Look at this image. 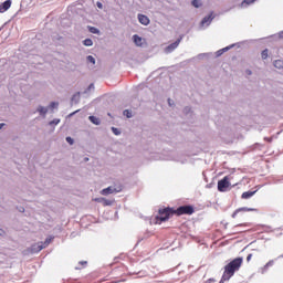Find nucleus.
I'll use <instances>...</instances> for the list:
<instances>
[{
  "label": "nucleus",
  "instance_id": "obj_1",
  "mask_svg": "<svg viewBox=\"0 0 283 283\" xmlns=\"http://www.w3.org/2000/svg\"><path fill=\"white\" fill-rule=\"evenodd\" d=\"M242 266V258H237L224 266V272L221 282H229L235 274V271H240Z\"/></svg>",
  "mask_w": 283,
  "mask_h": 283
},
{
  "label": "nucleus",
  "instance_id": "obj_2",
  "mask_svg": "<svg viewBox=\"0 0 283 283\" xmlns=\"http://www.w3.org/2000/svg\"><path fill=\"white\" fill-rule=\"evenodd\" d=\"M171 209L167 208L164 210H159V216L156 219V224H160V222H167L171 216Z\"/></svg>",
  "mask_w": 283,
  "mask_h": 283
},
{
  "label": "nucleus",
  "instance_id": "obj_3",
  "mask_svg": "<svg viewBox=\"0 0 283 283\" xmlns=\"http://www.w3.org/2000/svg\"><path fill=\"white\" fill-rule=\"evenodd\" d=\"M123 189L120 187H116V186H109L108 188H105L103 190H101V195L102 196H109L112 193H120Z\"/></svg>",
  "mask_w": 283,
  "mask_h": 283
},
{
  "label": "nucleus",
  "instance_id": "obj_4",
  "mask_svg": "<svg viewBox=\"0 0 283 283\" xmlns=\"http://www.w3.org/2000/svg\"><path fill=\"white\" fill-rule=\"evenodd\" d=\"M231 187V182H229V177H224L223 179L218 181V190L219 191H227Z\"/></svg>",
  "mask_w": 283,
  "mask_h": 283
},
{
  "label": "nucleus",
  "instance_id": "obj_5",
  "mask_svg": "<svg viewBox=\"0 0 283 283\" xmlns=\"http://www.w3.org/2000/svg\"><path fill=\"white\" fill-rule=\"evenodd\" d=\"M177 216H182L187 213L188 216H191L193 213V207L191 206H181L176 211Z\"/></svg>",
  "mask_w": 283,
  "mask_h": 283
},
{
  "label": "nucleus",
  "instance_id": "obj_6",
  "mask_svg": "<svg viewBox=\"0 0 283 283\" xmlns=\"http://www.w3.org/2000/svg\"><path fill=\"white\" fill-rule=\"evenodd\" d=\"M50 242H52V238L46 239L44 243H38V244L33 245L32 247L33 253H39V251H43V249H45V247H48V244H50Z\"/></svg>",
  "mask_w": 283,
  "mask_h": 283
},
{
  "label": "nucleus",
  "instance_id": "obj_7",
  "mask_svg": "<svg viewBox=\"0 0 283 283\" xmlns=\"http://www.w3.org/2000/svg\"><path fill=\"white\" fill-rule=\"evenodd\" d=\"M180 41H181V39H178L174 43H171L168 46H166L164 49L165 54H171V52H174V50H176L178 48V45H180Z\"/></svg>",
  "mask_w": 283,
  "mask_h": 283
},
{
  "label": "nucleus",
  "instance_id": "obj_8",
  "mask_svg": "<svg viewBox=\"0 0 283 283\" xmlns=\"http://www.w3.org/2000/svg\"><path fill=\"white\" fill-rule=\"evenodd\" d=\"M12 8V0H6L0 4V14H3V12H8Z\"/></svg>",
  "mask_w": 283,
  "mask_h": 283
},
{
  "label": "nucleus",
  "instance_id": "obj_9",
  "mask_svg": "<svg viewBox=\"0 0 283 283\" xmlns=\"http://www.w3.org/2000/svg\"><path fill=\"white\" fill-rule=\"evenodd\" d=\"M211 21H213V13H210L209 15L205 17L200 25L202 28H209V25H211Z\"/></svg>",
  "mask_w": 283,
  "mask_h": 283
},
{
  "label": "nucleus",
  "instance_id": "obj_10",
  "mask_svg": "<svg viewBox=\"0 0 283 283\" xmlns=\"http://www.w3.org/2000/svg\"><path fill=\"white\" fill-rule=\"evenodd\" d=\"M137 19L142 25H149V23H151V20H149V17H147L143 13H139L137 15Z\"/></svg>",
  "mask_w": 283,
  "mask_h": 283
},
{
  "label": "nucleus",
  "instance_id": "obj_11",
  "mask_svg": "<svg viewBox=\"0 0 283 283\" xmlns=\"http://www.w3.org/2000/svg\"><path fill=\"white\" fill-rule=\"evenodd\" d=\"M133 41L137 48H143V45H145V39L140 38L138 34L133 35Z\"/></svg>",
  "mask_w": 283,
  "mask_h": 283
},
{
  "label": "nucleus",
  "instance_id": "obj_12",
  "mask_svg": "<svg viewBox=\"0 0 283 283\" xmlns=\"http://www.w3.org/2000/svg\"><path fill=\"white\" fill-rule=\"evenodd\" d=\"M94 200H95V202H102V203L104 205V207H112V205H113V201H112V200L105 199V198H103V197H101V198H95Z\"/></svg>",
  "mask_w": 283,
  "mask_h": 283
},
{
  "label": "nucleus",
  "instance_id": "obj_13",
  "mask_svg": "<svg viewBox=\"0 0 283 283\" xmlns=\"http://www.w3.org/2000/svg\"><path fill=\"white\" fill-rule=\"evenodd\" d=\"M231 48H233V44L230 45V46H226V48H223V49L217 51V52H216V56H222V54H223L224 52H229V50H231Z\"/></svg>",
  "mask_w": 283,
  "mask_h": 283
},
{
  "label": "nucleus",
  "instance_id": "obj_14",
  "mask_svg": "<svg viewBox=\"0 0 283 283\" xmlns=\"http://www.w3.org/2000/svg\"><path fill=\"white\" fill-rule=\"evenodd\" d=\"M38 112H39V114H41V116H45V114H48V112H50V109L45 106H39Z\"/></svg>",
  "mask_w": 283,
  "mask_h": 283
},
{
  "label": "nucleus",
  "instance_id": "obj_15",
  "mask_svg": "<svg viewBox=\"0 0 283 283\" xmlns=\"http://www.w3.org/2000/svg\"><path fill=\"white\" fill-rule=\"evenodd\" d=\"M273 65L276 67V70H283V60H275Z\"/></svg>",
  "mask_w": 283,
  "mask_h": 283
},
{
  "label": "nucleus",
  "instance_id": "obj_16",
  "mask_svg": "<svg viewBox=\"0 0 283 283\" xmlns=\"http://www.w3.org/2000/svg\"><path fill=\"white\" fill-rule=\"evenodd\" d=\"M240 211H255V209H253V208H239V209L232 214V218H235V216H238V213H240Z\"/></svg>",
  "mask_w": 283,
  "mask_h": 283
},
{
  "label": "nucleus",
  "instance_id": "obj_17",
  "mask_svg": "<svg viewBox=\"0 0 283 283\" xmlns=\"http://www.w3.org/2000/svg\"><path fill=\"white\" fill-rule=\"evenodd\" d=\"M255 196V191H247L242 193V198L248 200V198H253Z\"/></svg>",
  "mask_w": 283,
  "mask_h": 283
},
{
  "label": "nucleus",
  "instance_id": "obj_18",
  "mask_svg": "<svg viewBox=\"0 0 283 283\" xmlns=\"http://www.w3.org/2000/svg\"><path fill=\"white\" fill-rule=\"evenodd\" d=\"M88 120H91V123H93V125H101V119L96 116H90Z\"/></svg>",
  "mask_w": 283,
  "mask_h": 283
},
{
  "label": "nucleus",
  "instance_id": "obj_19",
  "mask_svg": "<svg viewBox=\"0 0 283 283\" xmlns=\"http://www.w3.org/2000/svg\"><path fill=\"white\" fill-rule=\"evenodd\" d=\"M48 108L51 111V112H54V109H59V102H52Z\"/></svg>",
  "mask_w": 283,
  "mask_h": 283
},
{
  "label": "nucleus",
  "instance_id": "obj_20",
  "mask_svg": "<svg viewBox=\"0 0 283 283\" xmlns=\"http://www.w3.org/2000/svg\"><path fill=\"white\" fill-rule=\"evenodd\" d=\"M83 45H85L86 48H92L94 45V41H92V39H85L83 41Z\"/></svg>",
  "mask_w": 283,
  "mask_h": 283
},
{
  "label": "nucleus",
  "instance_id": "obj_21",
  "mask_svg": "<svg viewBox=\"0 0 283 283\" xmlns=\"http://www.w3.org/2000/svg\"><path fill=\"white\" fill-rule=\"evenodd\" d=\"M256 0H244L241 3V8H248V6H252L253 2H255Z\"/></svg>",
  "mask_w": 283,
  "mask_h": 283
},
{
  "label": "nucleus",
  "instance_id": "obj_22",
  "mask_svg": "<svg viewBox=\"0 0 283 283\" xmlns=\"http://www.w3.org/2000/svg\"><path fill=\"white\" fill-rule=\"evenodd\" d=\"M191 6H193V8H202V1L201 0H192Z\"/></svg>",
  "mask_w": 283,
  "mask_h": 283
},
{
  "label": "nucleus",
  "instance_id": "obj_23",
  "mask_svg": "<svg viewBox=\"0 0 283 283\" xmlns=\"http://www.w3.org/2000/svg\"><path fill=\"white\" fill-rule=\"evenodd\" d=\"M86 61H87V63H92V65H96V59H94V56H92V55H88L86 57Z\"/></svg>",
  "mask_w": 283,
  "mask_h": 283
},
{
  "label": "nucleus",
  "instance_id": "obj_24",
  "mask_svg": "<svg viewBox=\"0 0 283 283\" xmlns=\"http://www.w3.org/2000/svg\"><path fill=\"white\" fill-rule=\"evenodd\" d=\"M81 99V94H75V95H73V97H72V103H78V101Z\"/></svg>",
  "mask_w": 283,
  "mask_h": 283
},
{
  "label": "nucleus",
  "instance_id": "obj_25",
  "mask_svg": "<svg viewBox=\"0 0 283 283\" xmlns=\"http://www.w3.org/2000/svg\"><path fill=\"white\" fill-rule=\"evenodd\" d=\"M261 57H262L263 60L269 59V50L265 49L264 51H262Z\"/></svg>",
  "mask_w": 283,
  "mask_h": 283
},
{
  "label": "nucleus",
  "instance_id": "obj_26",
  "mask_svg": "<svg viewBox=\"0 0 283 283\" xmlns=\"http://www.w3.org/2000/svg\"><path fill=\"white\" fill-rule=\"evenodd\" d=\"M123 114L126 116V118H132V116H134V115L132 114V111H129V109H125V111L123 112Z\"/></svg>",
  "mask_w": 283,
  "mask_h": 283
},
{
  "label": "nucleus",
  "instance_id": "obj_27",
  "mask_svg": "<svg viewBox=\"0 0 283 283\" xmlns=\"http://www.w3.org/2000/svg\"><path fill=\"white\" fill-rule=\"evenodd\" d=\"M59 123H61V119L55 118V119L51 120V122L49 123V125H59Z\"/></svg>",
  "mask_w": 283,
  "mask_h": 283
},
{
  "label": "nucleus",
  "instance_id": "obj_28",
  "mask_svg": "<svg viewBox=\"0 0 283 283\" xmlns=\"http://www.w3.org/2000/svg\"><path fill=\"white\" fill-rule=\"evenodd\" d=\"M112 132H113V134H115V136L120 135V130H118V128H116V127H112Z\"/></svg>",
  "mask_w": 283,
  "mask_h": 283
},
{
  "label": "nucleus",
  "instance_id": "obj_29",
  "mask_svg": "<svg viewBox=\"0 0 283 283\" xmlns=\"http://www.w3.org/2000/svg\"><path fill=\"white\" fill-rule=\"evenodd\" d=\"M90 32H92V34H98L99 31H98V29L91 27Z\"/></svg>",
  "mask_w": 283,
  "mask_h": 283
},
{
  "label": "nucleus",
  "instance_id": "obj_30",
  "mask_svg": "<svg viewBox=\"0 0 283 283\" xmlns=\"http://www.w3.org/2000/svg\"><path fill=\"white\" fill-rule=\"evenodd\" d=\"M66 143H69V145H74V139H72V137H66Z\"/></svg>",
  "mask_w": 283,
  "mask_h": 283
},
{
  "label": "nucleus",
  "instance_id": "obj_31",
  "mask_svg": "<svg viewBox=\"0 0 283 283\" xmlns=\"http://www.w3.org/2000/svg\"><path fill=\"white\" fill-rule=\"evenodd\" d=\"M207 56H209V53H203L199 55V59H206Z\"/></svg>",
  "mask_w": 283,
  "mask_h": 283
},
{
  "label": "nucleus",
  "instance_id": "obj_32",
  "mask_svg": "<svg viewBox=\"0 0 283 283\" xmlns=\"http://www.w3.org/2000/svg\"><path fill=\"white\" fill-rule=\"evenodd\" d=\"M75 114H78V111H75V112L69 114V118H72V116H74Z\"/></svg>",
  "mask_w": 283,
  "mask_h": 283
},
{
  "label": "nucleus",
  "instance_id": "obj_33",
  "mask_svg": "<svg viewBox=\"0 0 283 283\" xmlns=\"http://www.w3.org/2000/svg\"><path fill=\"white\" fill-rule=\"evenodd\" d=\"M265 266H273V261H270L269 263H266Z\"/></svg>",
  "mask_w": 283,
  "mask_h": 283
},
{
  "label": "nucleus",
  "instance_id": "obj_34",
  "mask_svg": "<svg viewBox=\"0 0 283 283\" xmlns=\"http://www.w3.org/2000/svg\"><path fill=\"white\" fill-rule=\"evenodd\" d=\"M3 127H6V124H4V123H1V124H0V129H3Z\"/></svg>",
  "mask_w": 283,
  "mask_h": 283
},
{
  "label": "nucleus",
  "instance_id": "obj_35",
  "mask_svg": "<svg viewBox=\"0 0 283 283\" xmlns=\"http://www.w3.org/2000/svg\"><path fill=\"white\" fill-rule=\"evenodd\" d=\"M97 8H103V4L101 2H97Z\"/></svg>",
  "mask_w": 283,
  "mask_h": 283
},
{
  "label": "nucleus",
  "instance_id": "obj_36",
  "mask_svg": "<svg viewBox=\"0 0 283 283\" xmlns=\"http://www.w3.org/2000/svg\"><path fill=\"white\" fill-rule=\"evenodd\" d=\"M279 38L283 39V31L279 33Z\"/></svg>",
  "mask_w": 283,
  "mask_h": 283
},
{
  "label": "nucleus",
  "instance_id": "obj_37",
  "mask_svg": "<svg viewBox=\"0 0 283 283\" xmlns=\"http://www.w3.org/2000/svg\"><path fill=\"white\" fill-rule=\"evenodd\" d=\"M251 258H252V255L249 254L248 258H247L248 262L251 260Z\"/></svg>",
  "mask_w": 283,
  "mask_h": 283
},
{
  "label": "nucleus",
  "instance_id": "obj_38",
  "mask_svg": "<svg viewBox=\"0 0 283 283\" xmlns=\"http://www.w3.org/2000/svg\"><path fill=\"white\" fill-rule=\"evenodd\" d=\"M93 88H94V84H91V85H90V90H93Z\"/></svg>",
  "mask_w": 283,
  "mask_h": 283
},
{
  "label": "nucleus",
  "instance_id": "obj_39",
  "mask_svg": "<svg viewBox=\"0 0 283 283\" xmlns=\"http://www.w3.org/2000/svg\"><path fill=\"white\" fill-rule=\"evenodd\" d=\"M2 233H3V230L0 229V235H2Z\"/></svg>",
  "mask_w": 283,
  "mask_h": 283
},
{
  "label": "nucleus",
  "instance_id": "obj_40",
  "mask_svg": "<svg viewBox=\"0 0 283 283\" xmlns=\"http://www.w3.org/2000/svg\"><path fill=\"white\" fill-rule=\"evenodd\" d=\"M169 105H171V99H168Z\"/></svg>",
  "mask_w": 283,
  "mask_h": 283
}]
</instances>
